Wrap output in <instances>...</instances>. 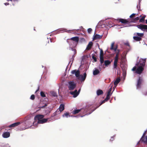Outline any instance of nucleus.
<instances>
[{
	"label": "nucleus",
	"instance_id": "nucleus-1",
	"mask_svg": "<svg viewBox=\"0 0 147 147\" xmlns=\"http://www.w3.org/2000/svg\"><path fill=\"white\" fill-rule=\"evenodd\" d=\"M70 40H72L74 41L76 43L73 42V41H71V42H69V44H71L72 43H73L74 44V45L72 46V47H75L77 45V43L78 42L79 40V38L78 37L76 36L72 37L71 38Z\"/></svg>",
	"mask_w": 147,
	"mask_h": 147
},
{
	"label": "nucleus",
	"instance_id": "nucleus-2",
	"mask_svg": "<svg viewBox=\"0 0 147 147\" xmlns=\"http://www.w3.org/2000/svg\"><path fill=\"white\" fill-rule=\"evenodd\" d=\"M68 88L69 90H73L76 87V84L73 82H70L68 83Z\"/></svg>",
	"mask_w": 147,
	"mask_h": 147
},
{
	"label": "nucleus",
	"instance_id": "nucleus-3",
	"mask_svg": "<svg viewBox=\"0 0 147 147\" xmlns=\"http://www.w3.org/2000/svg\"><path fill=\"white\" fill-rule=\"evenodd\" d=\"M138 28L140 29L142 31H144L145 30H147V25L140 24L137 26Z\"/></svg>",
	"mask_w": 147,
	"mask_h": 147
},
{
	"label": "nucleus",
	"instance_id": "nucleus-4",
	"mask_svg": "<svg viewBox=\"0 0 147 147\" xmlns=\"http://www.w3.org/2000/svg\"><path fill=\"white\" fill-rule=\"evenodd\" d=\"M71 74H75L76 78H78L80 75V71L79 70L75 69L71 71Z\"/></svg>",
	"mask_w": 147,
	"mask_h": 147
},
{
	"label": "nucleus",
	"instance_id": "nucleus-5",
	"mask_svg": "<svg viewBox=\"0 0 147 147\" xmlns=\"http://www.w3.org/2000/svg\"><path fill=\"white\" fill-rule=\"evenodd\" d=\"M143 80L140 77H139V79L137 81V84L136 85L137 88H140L141 87V85L142 82Z\"/></svg>",
	"mask_w": 147,
	"mask_h": 147
},
{
	"label": "nucleus",
	"instance_id": "nucleus-6",
	"mask_svg": "<svg viewBox=\"0 0 147 147\" xmlns=\"http://www.w3.org/2000/svg\"><path fill=\"white\" fill-rule=\"evenodd\" d=\"M86 77V73H84V74L83 76L80 75V76L78 78V79L81 81H84L85 80Z\"/></svg>",
	"mask_w": 147,
	"mask_h": 147
},
{
	"label": "nucleus",
	"instance_id": "nucleus-7",
	"mask_svg": "<svg viewBox=\"0 0 147 147\" xmlns=\"http://www.w3.org/2000/svg\"><path fill=\"white\" fill-rule=\"evenodd\" d=\"M71 49L72 51H73V55L72 56L71 58L70 59V61H73V60L74 59V58L75 57L74 55L76 54L77 53L76 50L75 49H73L72 48H71Z\"/></svg>",
	"mask_w": 147,
	"mask_h": 147
},
{
	"label": "nucleus",
	"instance_id": "nucleus-8",
	"mask_svg": "<svg viewBox=\"0 0 147 147\" xmlns=\"http://www.w3.org/2000/svg\"><path fill=\"white\" fill-rule=\"evenodd\" d=\"M144 70V67H142L139 66L137 69L136 71V72L138 74H140Z\"/></svg>",
	"mask_w": 147,
	"mask_h": 147
},
{
	"label": "nucleus",
	"instance_id": "nucleus-9",
	"mask_svg": "<svg viewBox=\"0 0 147 147\" xmlns=\"http://www.w3.org/2000/svg\"><path fill=\"white\" fill-rule=\"evenodd\" d=\"M141 60L142 61V63H141V61H140V62L138 63V65H140V67H144L145 65V62L146 61V59H142Z\"/></svg>",
	"mask_w": 147,
	"mask_h": 147
},
{
	"label": "nucleus",
	"instance_id": "nucleus-10",
	"mask_svg": "<svg viewBox=\"0 0 147 147\" xmlns=\"http://www.w3.org/2000/svg\"><path fill=\"white\" fill-rule=\"evenodd\" d=\"M44 116V115H42L38 114L36 115L34 117V119L35 120H38L39 121L42 119Z\"/></svg>",
	"mask_w": 147,
	"mask_h": 147
},
{
	"label": "nucleus",
	"instance_id": "nucleus-11",
	"mask_svg": "<svg viewBox=\"0 0 147 147\" xmlns=\"http://www.w3.org/2000/svg\"><path fill=\"white\" fill-rule=\"evenodd\" d=\"M117 20L119 21V22H121L122 24H127L129 23V21L123 19H117Z\"/></svg>",
	"mask_w": 147,
	"mask_h": 147
},
{
	"label": "nucleus",
	"instance_id": "nucleus-12",
	"mask_svg": "<svg viewBox=\"0 0 147 147\" xmlns=\"http://www.w3.org/2000/svg\"><path fill=\"white\" fill-rule=\"evenodd\" d=\"M70 93L73 95L74 98L76 97L78 95V93H77V90H76L74 91H71Z\"/></svg>",
	"mask_w": 147,
	"mask_h": 147
},
{
	"label": "nucleus",
	"instance_id": "nucleus-13",
	"mask_svg": "<svg viewBox=\"0 0 147 147\" xmlns=\"http://www.w3.org/2000/svg\"><path fill=\"white\" fill-rule=\"evenodd\" d=\"M118 59L114 58L113 64V68L114 69H117V64L118 61Z\"/></svg>",
	"mask_w": 147,
	"mask_h": 147
},
{
	"label": "nucleus",
	"instance_id": "nucleus-14",
	"mask_svg": "<svg viewBox=\"0 0 147 147\" xmlns=\"http://www.w3.org/2000/svg\"><path fill=\"white\" fill-rule=\"evenodd\" d=\"M114 42H113L111 46V47L110 48V49L111 50H113L115 51H116V50H117V48H118V46L116 45L115 46V47H114Z\"/></svg>",
	"mask_w": 147,
	"mask_h": 147
},
{
	"label": "nucleus",
	"instance_id": "nucleus-15",
	"mask_svg": "<svg viewBox=\"0 0 147 147\" xmlns=\"http://www.w3.org/2000/svg\"><path fill=\"white\" fill-rule=\"evenodd\" d=\"M93 45V43L92 42H90L87 45L86 50L88 51L91 49Z\"/></svg>",
	"mask_w": 147,
	"mask_h": 147
},
{
	"label": "nucleus",
	"instance_id": "nucleus-16",
	"mask_svg": "<svg viewBox=\"0 0 147 147\" xmlns=\"http://www.w3.org/2000/svg\"><path fill=\"white\" fill-rule=\"evenodd\" d=\"M10 136V134L9 132H4L3 135V137L5 138H7L9 137Z\"/></svg>",
	"mask_w": 147,
	"mask_h": 147
},
{
	"label": "nucleus",
	"instance_id": "nucleus-17",
	"mask_svg": "<svg viewBox=\"0 0 147 147\" xmlns=\"http://www.w3.org/2000/svg\"><path fill=\"white\" fill-rule=\"evenodd\" d=\"M102 35H100L99 34H96L93 37V40H96L98 39H100L102 38Z\"/></svg>",
	"mask_w": 147,
	"mask_h": 147
},
{
	"label": "nucleus",
	"instance_id": "nucleus-18",
	"mask_svg": "<svg viewBox=\"0 0 147 147\" xmlns=\"http://www.w3.org/2000/svg\"><path fill=\"white\" fill-rule=\"evenodd\" d=\"M47 120V119H42L39 121H38L37 123L39 124H42L46 122Z\"/></svg>",
	"mask_w": 147,
	"mask_h": 147
},
{
	"label": "nucleus",
	"instance_id": "nucleus-19",
	"mask_svg": "<svg viewBox=\"0 0 147 147\" xmlns=\"http://www.w3.org/2000/svg\"><path fill=\"white\" fill-rule=\"evenodd\" d=\"M121 81V79L119 77L117 78L114 83V85L116 87L118 84Z\"/></svg>",
	"mask_w": 147,
	"mask_h": 147
},
{
	"label": "nucleus",
	"instance_id": "nucleus-20",
	"mask_svg": "<svg viewBox=\"0 0 147 147\" xmlns=\"http://www.w3.org/2000/svg\"><path fill=\"white\" fill-rule=\"evenodd\" d=\"M58 109L59 112L60 111V112H61L64 109V105L62 104H61L60 105L59 109Z\"/></svg>",
	"mask_w": 147,
	"mask_h": 147
},
{
	"label": "nucleus",
	"instance_id": "nucleus-21",
	"mask_svg": "<svg viewBox=\"0 0 147 147\" xmlns=\"http://www.w3.org/2000/svg\"><path fill=\"white\" fill-rule=\"evenodd\" d=\"M20 124V122H16V123H14L13 124H11V125H9L8 127H14L17 126L18 125H19Z\"/></svg>",
	"mask_w": 147,
	"mask_h": 147
},
{
	"label": "nucleus",
	"instance_id": "nucleus-22",
	"mask_svg": "<svg viewBox=\"0 0 147 147\" xmlns=\"http://www.w3.org/2000/svg\"><path fill=\"white\" fill-rule=\"evenodd\" d=\"M140 140L144 142V143H147V136L145 137L144 136H142Z\"/></svg>",
	"mask_w": 147,
	"mask_h": 147
},
{
	"label": "nucleus",
	"instance_id": "nucleus-23",
	"mask_svg": "<svg viewBox=\"0 0 147 147\" xmlns=\"http://www.w3.org/2000/svg\"><path fill=\"white\" fill-rule=\"evenodd\" d=\"M133 39L136 41H139L142 40V38L138 37L137 36L133 37Z\"/></svg>",
	"mask_w": 147,
	"mask_h": 147
},
{
	"label": "nucleus",
	"instance_id": "nucleus-24",
	"mask_svg": "<svg viewBox=\"0 0 147 147\" xmlns=\"http://www.w3.org/2000/svg\"><path fill=\"white\" fill-rule=\"evenodd\" d=\"M134 35L137 36L139 37L142 38V37L144 35V34L143 33H136L134 34Z\"/></svg>",
	"mask_w": 147,
	"mask_h": 147
},
{
	"label": "nucleus",
	"instance_id": "nucleus-25",
	"mask_svg": "<svg viewBox=\"0 0 147 147\" xmlns=\"http://www.w3.org/2000/svg\"><path fill=\"white\" fill-rule=\"evenodd\" d=\"M120 50L119 49H118L117 50H116V51H115L116 53V56L114 58H117V59H119V53L120 52Z\"/></svg>",
	"mask_w": 147,
	"mask_h": 147
},
{
	"label": "nucleus",
	"instance_id": "nucleus-26",
	"mask_svg": "<svg viewBox=\"0 0 147 147\" xmlns=\"http://www.w3.org/2000/svg\"><path fill=\"white\" fill-rule=\"evenodd\" d=\"M111 61L109 60H106L104 61V64L105 66H107L111 64Z\"/></svg>",
	"mask_w": 147,
	"mask_h": 147
},
{
	"label": "nucleus",
	"instance_id": "nucleus-27",
	"mask_svg": "<svg viewBox=\"0 0 147 147\" xmlns=\"http://www.w3.org/2000/svg\"><path fill=\"white\" fill-rule=\"evenodd\" d=\"M100 71L98 69H95V70L93 71V74L94 75H96L99 74Z\"/></svg>",
	"mask_w": 147,
	"mask_h": 147
},
{
	"label": "nucleus",
	"instance_id": "nucleus-28",
	"mask_svg": "<svg viewBox=\"0 0 147 147\" xmlns=\"http://www.w3.org/2000/svg\"><path fill=\"white\" fill-rule=\"evenodd\" d=\"M96 93L98 96H99L102 94L103 93V92L102 90L99 89L97 91Z\"/></svg>",
	"mask_w": 147,
	"mask_h": 147
},
{
	"label": "nucleus",
	"instance_id": "nucleus-29",
	"mask_svg": "<svg viewBox=\"0 0 147 147\" xmlns=\"http://www.w3.org/2000/svg\"><path fill=\"white\" fill-rule=\"evenodd\" d=\"M81 109H76L73 111L72 113L73 114H76L78 113L81 111Z\"/></svg>",
	"mask_w": 147,
	"mask_h": 147
},
{
	"label": "nucleus",
	"instance_id": "nucleus-30",
	"mask_svg": "<svg viewBox=\"0 0 147 147\" xmlns=\"http://www.w3.org/2000/svg\"><path fill=\"white\" fill-rule=\"evenodd\" d=\"M145 15L144 16L142 17L140 20L139 22H140L143 23L144 22V19L146 17Z\"/></svg>",
	"mask_w": 147,
	"mask_h": 147
},
{
	"label": "nucleus",
	"instance_id": "nucleus-31",
	"mask_svg": "<svg viewBox=\"0 0 147 147\" xmlns=\"http://www.w3.org/2000/svg\"><path fill=\"white\" fill-rule=\"evenodd\" d=\"M59 113V111H58V109L52 115L51 117H53L55 116L56 115Z\"/></svg>",
	"mask_w": 147,
	"mask_h": 147
},
{
	"label": "nucleus",
	"instance_id": "nucleus-32",
	"mask_svg": "<svg viewBox=\"0 0 147 147\" xmlns=\"http://www.w3.org/2000/svg\"><path fill=\"white\" fill-rule=\"evenodd\" d=\"M112 85L111 86V87L109 89V90L108 91V92L107 93V95L111 96V92L112 90Z\"/></svg>",
	"mask_w": 147,
	"mask_h": 147
},
{
	"label": "nucleus",
	"instance_id": "nucleus-33",
	"mask_svg": "<svg viewBox=\"0 0 147 147\" xmlns=\"http://www.w3.org/2000/svg\"><path fill=\"white\" fill-rule=\"evenodd\" d=\"M100 61L101 64L104 63V59L103 57H100Z\"/></svg>",
	"mask_w": 147,
	"mask_h": 147
},
{
	"label": "nucleus",
	"instance_id": "nucleus-34",
	"mask_svg": "<svg viewBox=\"0 0 147 147\" xmlns=\"http://www.w3.org/2000/svg\"><path fill=\"white\" fill-rule=\"evenodd\" d=\"M65 116L66 117H68V116L70 117V116L69 115V113L67 112L66 113H64L63 115V117H64Z\"/></svg>",
	"mask_w": 147,
	"mask_h": 147
},
{
	"label": "nucleus",
	"instance_id": "nucleus-35",
	"mask_svg": "<svg viewBox=\"0 0 147 147\" xmlns=\"http://www.w3.org/2000/svg\"><path fill=\"white\" fill-rule=\"evenodd\" d=\"M110 96L107 95L105 99V100L106 101H107L110 98Z\"/></svg>",
	"mask_w": 147,
	"mask_h": 147
},
{
	"label": "nucleus",
	"instance_id": "nucleus-36",
	"mask_svg": "<svg viewBox=\"0 0 147 147\" xmlns=\"http://www.w3.org/2000/svg\"><path fill=\"white\" fill-rule=\"evenodd\" d=\"M139 19V18L138 17H137L135 18H134V19H133V22H136Z\"/></svg>",
	"mask_w": 147,
	"mask_h": 147
},
{
	"label": "nucleus",
	"instance_id": "nucleus-37",
	"mask_svg": "<svg viewBox=\"0 0 147 147\" xmlns=\"http://www.w3.org/2000/svg\"><path fill=\"white\" fill-rule=\"evenodd\" d=\"M40 95L42 97H45V94L44 92L42 91H41L40 93Z\"/></svg>",
	"mask_w": 147,
	"mask_h": 147
},
{
	"label": "nucleus",
	"instance_id": "nucleus-38",
	"mask_svg": "<svg viewBox=\"0 0 147 147\" xmlns=\"http://www.w3.org/2000/svg\"><path fill=\"white\" fill-rule=\"evenodd\" d=\"M104 56V54L103 52L102 49H101L100 51V57H103Z\"/></svg>",
	"mask_w": 147,
	"mask_h": 147
},
{
	"label": "nucleus",
	"instance_id": "nucleus-39",
	"mask_svg": "<svg viewBox=\"0 0 147 147\" xmlns=\"http://www.w3.org/2000/svg\"><path fill=\"white\" fill-rule=\"evenodd\" d=\"M92 58L94 60V62H96L97 61V58L95 57L94 55H93L92 57Z\"/></svg>",
	"mask_w": 147,
	"mask_h": 147
},
{
	"label": "nucleus",
	"instance_id": "nucleus-40",
	"mask_svg": "<svg viewBox=\"0 0 147 147\" xmlns=\"http://www.w3.org/2000/svg\"><path fill=\"white\" fill-rule=\"evenodd\" d=\"M106 102V101L105 100H102V101H101V102H100V104L99 105L98 107H97L96 108V109L99 106H100L101 105H102V104H103V103H104L105 102Z\"/></svg>",
	"mask_w": 147,
	"mask_h": 147
},
{
	"label": "nucleus",
	"instance_id": "nucleus-41",
	"mask_svg": "<svg viewBox=\"0 0 147 147\" xmlns=\"http://www.w3.org/2000/svg\"><path fill=\"white\" fill-rule=\"evenodd\" d=\"M30 98L32 100H34L35 99V96L34 94H32L31 95Z\"/></svg>",
	"mask_w": 147,
	"mask_h": 147
},
{
	"label": "nucleus",
	"instance_id": "nucleus-42",
	"mask_svg": "<svg viewBox=\"0 0 147 147\" xmlns=\"http://www.w3.org/2000/svg\"><path fill=\"white\" fill-rule=\"evenodd\" d=\"M51 94L54 97L56 96H57V93L55 92H53Z\"/></svg>",
	"mask_w": 147,
	"mask_h": 147
},
{
	"label": "nucleus",
	"instance_id": "nucleus-43",
	"mask_svg": "<svg viewBox=\"0 0 147 147\" xmlns=\"http://www.w3.org/2000/svg\"><path fill=\"white\" fill-rule=\"evenodd\" d=\"M92 30L91 28H89L88 29V32L89 33H90L92 31Z\"/></svg>",
	"mask_w": 147,
	"mask_h": 147
},
{
	"label": "nucleus",
	"instance_id": "nucleus-44",
	"mask_svg": "<svg viewBox=\"0 0 147 147\" xmlns=\"http://www.w3.org/2000/svg\"><path fill=\"white\" fill-rule=\"evenodd\" d=\"M136 14L135 13H133L129 17L130 18H132L135 16Z\"/></svg>",
	"mask_w": 147,
	"mask_h": 147
},
{
	"label": "nucleus",
	"instance_id": "nucleus-45",
	"mask_svg": "<svg viewBox=\"0 0 147 147\" xmlns=\"http://www.w3.org/2000/svg\"><path fill=\"white\" fill-rule=\"evenodd\" d=\"M136 69H136V66L134 67L132 69V70L133 71H136Z\"/></svg>",
	"mask_w": 147,
	"mask_h": 147
},
{
	"label": "nucleus",
	"instance_id": "nucleus-46",
	"mask_svg": "<svg viewBox=\"0 0 147 147\" xmlns=\"http://www.w3.org/2000/svg\"><path fill=\"white\" fill-rule=\"evenodd\" d=\"M124 45L129 47L130 46L129 43L128 42H127L125 43Z\"/></svg>",
	"mask_w": 147,
	"mask_h": 147
},
{
	"label": "nucleus",
	"instance_id": "nucleus-47",
	"mask_svg": "<svg viewBox=\"0 0 147 147\" xmlns=\"http://www.w3.org/2000/svg\"><path fill=\"white\" fill-rule=\"evenodd\" d=\"M143 94L145 95H146L147 94V90L144 91L143 93Z\"/></svg>",
	"mask_w": 147,
	"mask_h": 147
},
{
	"label": "nucleus",
	"instance_id": "nucleus-48",
	"mask_svg": "<svg viewBox=\"0 0 147 147\" xmlns=\"http://www.w3.org/2000/svg\"><path fill=\"white\" fill-rule=\"evenodd\" d=\"M115 136H113V137H112L111 138V139H110V141H113L114 139Z\"/></svg>",
	"mask_w": 147,
	"mask_h": 147
},
{
	"label": "nucleus",
	"instance_id": "nucleus-49",
	"mask_svg": "<svg viewBox=\"0 0 147 147\" xmlns=\"http://www.w3.org/2000/svg\"><path fill=\"white\" fill-rule=\"evenodd\" d=\"M47 106V104H46L44 105L41 107V108H43Z\"/></svg>",
	"mask_w": 147,
	"mask_h": 147
},
{
	"label": "nucleus",
	"instance_id": "nucleus-50",
	"mask_svg": "<svg viewBox=\"0 0 147 147\" xmlns=\"http://www.w3.org/2000/svg\"><path fill=\"white\" fill-rule=\"evenodd\" d=\"M147 131V130L145 131L143 135V136H144L146 135V132Z\"/></svg>",
	"mask_w": 147,
	"mask_h": 147
},
{
	"label": "nucleus",
	"instance_id": "nucleus-51",
	"mask_svg": "<svg viewBox=\"0 0 147 147\" xmlns=\"http://www.w3.org/2000/svg\"><path fill=\"white\" fill-rule=\"evenodd\" d=\"M39 87L38 86L37 90L36 91V92L38 91L39 90Z\"/></svg>",
	"mask_w": 147,
	"mask_h": 147
},
{
	"label": "nucleus",
	"instance_id": "nucleus-52",
	"mask_svg": "<svg viewBox=\"0 0 147 147\" xmlns=\"http://www.w3.org/2000/svg\"><path fill=\"white\" fill-rule=\"evenodd\" d=\"M80 89H79V90H78V91H77V93H78V94H79V93L80 92Z\"/></svg>",
	"mask_w": 147,
	"mask_h": 147
},
{
	"label": "nucleus",
	"instance_id": "nucleus-53",
	"mask_svg": "<svg viewBox=\"0 0 147 147\" xmlns=\"http://www.w3.org/2000/svg\"><path fill=\"white\" fill-rule=\"evenodd\" d=\"M140 141H141L140 140V141H139V142H138L137 143V144L138 145H139V144H140Z\"/></svg>",
	"mask_w": 147,
	"mask_h": 147
},
{
	"label": "nucleus",
	"instance_id": "nucleus-54",
	"mask_svg": "<svg viewBox=\"0 0 147 147\" xmlns=\"http://www.w3.org/2000/svg\"><path fill=\"white\" fill-rule=\"evenodd\" d=\"M4 4L6 5H8L9 4V3H4Z\"/></svg>",
	"mask_w": 147,
	"mask_h": 147
},
{
	"label": "nucleus",
	"instance_id": "nucleus-55",
	"mask_svg": "<svg viewBox=\"0 0 147 147\" xmlns=\"http://www.w3.org/2000/svg\"><path fill=\"white\" fill-rule=\"evenodd\" d=\"M7 1H15V0H7Z\"/></svg>",
	"mask_w": 147,
	"mask_h": 147
},
{
	"label": "nucleus",
	"instance_id": "nucleus-56",
	"mask_svg": "<svg viewBox=\"0 0 147 147\" xmlns=\"http://www.w3.org/2000/svg\"><path fill=\"white\" fill-rule=\"evenodd\" d=\"M146 23L147 24V19L146 20Z\"/></svg>",
	"mask_w": 147,
	"mask_h": 147
},
{
	"label": "nucleus",
	"instance_id": "nucleus-57",
	"mask_svg": "<svg viewBox=\"0 0 147 147\" xmlns=\"http://www.w3.org/2000/svg\"><path fill=\"white\" fill-rule=\"evenodd\" d=\"M5 126H3V128H5Z\"/></svg>",
	"mask_w": 147,
	"mask_h": 147
},
{
	"label": "nucleus",
	"instance_id": "nucleus-58",
	"mask_svg": "<svg viewBox=\"0 0 147 147\" xmlns=\"http://www.w3.org/2000/svg\"><path fill=\"white\" fill-rule=\"evenodd\" d=\"M76 31L79 30V29H78L77 30H76Z\"/></svg>",
	"mask_w": 147,
	"mask_h": 147
},
{
	"label": "nucleus",
	"instance_id": "nucleus-59",
	"mask_svg": "<svg viewBox=\"0 0 147 147\" xmlns=\"http://www.w3.org/2000/svg\"><path fill=\"white\" fill-rule=\"evenodd\" d=\"M120 0H118V1H119Z\"/></svg>",
	"mask_w": 147,
	"mask_h": 147
}]
</instances>
